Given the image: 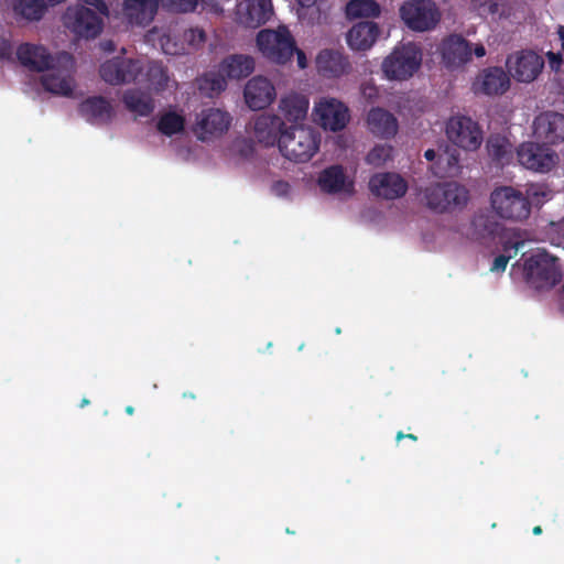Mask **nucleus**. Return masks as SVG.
Here are the masks:
<instances>
[{"mask_svg": "<svg viewBox=\"0 0 564 564\" xmlns=\"http://www.w3.org/2000/svg\"><path fill=\"white\" fill-rule=\"evenodd\" d=\"M552 196V191L540 183L527 185L524 192L512 185H501L490 193V205L501 219L523 223L530 218L532 208L540 209Z\"/></svg>", "mask_w": 564, "mask_h": 564, "instance_id": "nucleus-1", "label": "nucleus"}, {"mask_svg": "<svg viewBox=\"0 0 564 564\" xmlns=\"http://www.w3.org/2000/svg\"><path fill=\"white\" fill-rule=\"evenodd\" d=\"M319 133L303 124H290L281 133L279 150L281 154L295 163L308 162L319 149Z\"/></svg>", "mask_w": 564, "mask_h": 564, "instance_id": "nucleus-2", "label": "nucleus"}, {"mask_svg": "<svg viewBox=\"0 0 564 564\" xmlns=\"http://www.w3.org/2000/svg\"><path fill=\"white\" fill-rule=\"evenodd\" d=\"M523 272L525 282L535 290H550L564 276L558 259L544 250L524 260Z\"/></svg>", "mask_w": 564, "mask_h": 564, "instance_id": "nucleus-3", "label": "nucleus"}, {"mask_svg": "<svg viewBox=\"0 0 564 564\" xmlns=\"http://www.w3.org/2000/svg\"><path fill=\"white\" fill-rule=\"evenodd\" d=\"M426 206L437 213L462 210L469 200L468 189L455 182L431 184L424 189Z\"/></svg>", "mask_w": 564, "mask_h": 564, "instance_id": "nucleus-4", "label": "nucleus"}, {"mask_svg": "<svg viewBox=\"0 0 564 564\" xmlns=\"http://www.w3.org/2000/svg\"><path fill=\"white\" fill-rule=\"evenodd\" d=\"M422 63L421 50L413 43L401 44L383 59L381 69L387 79L406 80Z\"/></svg>", "mask_w": 564, "mask_h": 564, "instance_id": "nucleus-5", "label": "nucleus"}, {"mask_svg": "<svg viewBox=\"0 0 564 564\" xmlns=\"http://www.w3.org/2000/svg\"><path fill=\"white\" fill-rule=\"evenodd\" d=\"M257 46L264 57L276 63L290 62L296 51V44L286 28L276 31L264 29L257 35Z\"/></svg>", "mask_w": 564, "mask_h": 564, "instance_id": "nucleus-6", "label": "nucleus"}, {"mask_svg": "<svg viewBox=\"0 0 564 564\" xmlns=\"http://www.w3.org/2000/svg\"><path fill=\"white\" fill-rule=\"evenodd\" d=\"M400 17L409 29L424 32L437 25L441 12L433 0H408L400 7Z\"/></svg>", "mask_w": 564, "mask_h": 564, "instance_id": "nucleus-7", "label": "nucleus"}, {"mask_svg": "<svg viewBox=\"0 0 564 564\" xmlns=\"http://www.w3.org/2000/svg\"><path fill=\"white\" fill-rule=\"evenodd\" d=\"M63 23L72 33L86 40L96 39L104 29V19L85 6H69L63 14Z\"/></svg>", "mask_w": 564, "mask_h": 564, "instance_id": "nucleus-8", "label": "nucleus"}, {"mask_svg": "<svg viewBox=\"0 0 564 564\" xmlns=\"http://www.w3.org/2000/svg\"><path fill=\"white\" fill-rule=\"evenodd\" d=\"M449 141L468 151L477 150L482 143V131L478 123L469 117H452L446 124Z\"/></svg>", "mask_w": 564, "mask_h": 564, "instance_id": "nucleus-9", "label": "nucleus"}, {"mask_svg": "<svg viewBox=\"0 0 564 564\" xmlns=\"http://www.w3.org/2000/svg\"><path fill=\"white\" fill-rule=\"evenodd\" d=\"M17 57L22 66L33 72H44L48 68H53L54 62L61 63L64 61L68 63L73 59V56L67 52H62L53 56L43 45L31 43L19 45Z\"/></svg>", "mask_w": 564, "mask_h": 564, "instance_id": "nucleus-10", "label": "nucleus"}, {"mask_svg": "<svg viewBox=\"0 0 564 564\" xmlns=\"http://www.w3.org/2000/svg\"><path fill=\"white\" fill-rule=\"evenodd\" d=\"M143 70L141 61L117 56L100 65L99 75L109 85L133 83Z\"/></svg>", "mask_w": 564, "mask_h": 564, "instance_id": "nucleus-11", "label": "nucleus"}, {"mask_svg": "<svg viewBox=\"0 0 564 564\" xmlns=\"http://www.w3.org/2000/svg\"><path fill=\"white\" fill-rule=\"evenodd\" d=\"M506 66L517 82L531 83L544 68V58L534 51L522 50L509 55Z\"/></svg>", "mask_w": 564, "mask_h": 564, "instance_id": "nucleus-12", "label": "nucleus"}, {"mask_svg": "<svg viewBox=\"0 0 564 564\" xmlns=\"http://www.w3.org/2000/svg\"><path fill=\"white\" fill-rule=\"evenodd\" d=\"M231 117L217 108L203 109L196 117L193 132L200 141L221 137L230 127Z\"/></svg>", "mask_w": 564, "mask_h": 564, "instance_id": "nucleus-13", "label": "nucleus"}, {"mask_svg": "<svg viewBox=\"0 0 564 564\" xmlns=\"http://www.w3.org/2000/svg\"><path fill=\"white\" fill-rule=\"evenodd\" d=\"M519 163L528 170L545 173L557 162V154L546 144L524 142L517 150Z\"/></svg>", "mask_w": 564, "mask_h": 564, "instance_id": "nucleus-14", "label": "nucleus"}, {"mask_svg": "<svg viewBox=\"0 0 564 564\" xmlns=\"http://www.w3.org/2000/svg\"><path fill=\"white\" fill-rule=\"evenodd\" d=\"M315 121L325 130L340 131L349 121L348 108L341 101L322 99L314 107Z\"/></svg>", "mask_w": 564, "mask_h": 564, "instance_id": "nucleus-15", "label": "nucleus"}, {"mask_svg": "<svg viewBox=\"0 0 564 564\" xmlns=\"http://www.w3.org/2000/svg\"><path fill=\"white\" fill-rule=\"evenodd\" d=\"M533 133L544 144L564 142V115L555 111L540 113L533 121Z\"/></svg>", "mask_w": 564, "mask_h": 564, "instance_id": "nucleus-16", "label": "nucleus"}, {"mask_svg": "<svg viewBox=\"0 0 564 564\" xmlns=\"http://www.w3.org/2000/svg\"><path fill=\"white\" fill-rule=\"evenodd\" d=\"M316 69L325 78L333 79L351 70L349 57L339 50L324 48L316 56Z\"/></svg>", "mask_w": 564, "mask_h": 564, "instance_id": "nucleus-17", "label": "nucleus"}, {"mask_svg": "<svg viewBox=\"0 0 564 564\" xmlns=\"http://www.w3.org/2000/svg\"><path fill=\"white\" fill-rule=\"evenodd\" d=\"M442 62L446 68L454 69L465 65L471 59L470 43L462 35L452 34L441 43Z\"/></svg>", "mask_w": 564, "mask_h": 564, "instance_id": "nucleus-18", "label": "nucleus"}, {"mask_svg": "<svg viewBox=\"0 0 564 564\" xmlns=\"http://www.w3.org/2000/svg\"><path fill=\"white\" fill-rule=\"evenodd\" d=\"M73 62L74 58L68 63L64 61L61 63L54 62L53 68H48V73L41 78L43 88L54 95L70 96L73 94V79L70 76Z\"/></svg>", "mask_w": 564, "mask_h": 564, "instance_id": "nucleus-19", "label": "nucleus"}, {"mask_svg": "<svg viewBox=\"0 0 564 564\" xmlns=\"http://www.w3.org/2000/svg\"><path fill=\"white\" fill-rule=\"evenodd\" d=\"M369 188L373 195L392 200L405 195L408 183L398 173L384 172L371 176Z\"/></svg>", "mask_w": 564, "mask_h": 564, "instance_id": "nucleus-20", "label": "nucleus"}, {"mask_svg": "<svg viewBox=\"0 0 564 564\" xmlns=\"http://www.w3.org/2000/svg\"><path fill=\"white\" fill-rule=\"evenodd\" d=\"M275 95L272 83L262 76L251 78L243 90L246 104L253 110L267 108L275 99Z\"/></svg>", "mask_w": 564, "mask_h": 564, "instance_id": "nucleus-21", "label": "nucleus"}, {"mask_svg": "<svg viewBox=\"0 0 564 564\" xmlns=\"http://www.w3.org/2000/svg\"><path fill=\"white\" fill-rule=\"evenodd\" d=\"M510 87V77L502 67H487L478 75L474 88L487 96L505 94Z\"/></svg>", "mask_w": 564, "mask_h": 564, "instance_id": "nucleus-22", "label": "nucleus"}, {"mask_svg": "<svg viewBox=\"0 0 564 564\" xmlns=\"http://www.w3.org/2000/svg\"><path fill=\"white\" fill-rule=\"evenodd\" d=\"M286 128V122L281 117L262 113L254 121V137L264 147L279 145L280 135Z\"/></svg>", "mask_w": 564, "mask_h": 564, "instance_id": "nucleus-23", "label": "nucleus"}, {"mask_svg": "<svg viewBox=\"0 0 564 564\" xmlns=\"http://www.w3.org/2000/svg\"><path fill=\"white\" fill-rule=\"evenodd\" d=\"M272 14L271 0H246L238 10L240 23L251 29L265 24Z\"/></svg>", "mask_w": 564, "mask_h": 564, "instance_id": "nucleus-24", "label": "nucleus"}, {"mask_svg": "<svg viewBox=\"0 0 564 564\" xmlns=\"http://www.w3.org/2000/svg\"><path fill=\"white\" fill-rule=\"evenodd\" d=\"M78 111L91 124H108L115 116L111 104L102 96L88 97L83 100Z\"/></svg>", "mask_w": 564, "mask_h": 564, "instance_id": "nucleus-25", "label": "nucleus"}, {"mask_svg": "<svg viewBox=\"0 0 564 564\" xmlns=\"http://www.w3.org/2000/svg\"><path fill=\"white\" fill-rule=\"evenodd\" d=\"M380 35L379 25L373 21H361L347 33V43L354 51L365 52L373 46Z\"/></svg>", "mask_w": 564, "mask_h": 564, "instance_id": "nucleus-26", "label": "nucleus"}, {"mask_svg": "<svg viewBox=\"0 0 564 564\" xmlns=\"http://www.w3.org/2000/svg\"><path fill=\"white\" fill-rule=\"evenodd\" d=\"M159 8V0H124L123 14L131 24L145 26L150 24Z\"/></svg>", "mask_w": 564, "mask_h": 564, "instance_id": "nucleus-27", "label": "nucleus"}, {"mask_svg": "<svg viewBox=\"0 0 564 564\" xmlns=\"http://www.w3.org/2000/svg\"><path fill=\"white\" fill-rule=\"evenodd\" d=\"M369 130L378 137L391 138L398 131L397 118L386 109L372 108L367 116Z\"/></svg>", "mask_w": 564, "mask_h": 564, "instance_id": "nucleus-28", "label": "nucleus"}, {"mask_svg": "<svg viewBox=\"0 0 564 564\" xmlns=\"http://www.w3.org/2000/svg\"><path fill=\"white\" fill-rule=\"evenodd\" d=\"M318 185L328 194L352 189V183H347L344 167L338 164L330 165L319 173Z\"/></svg>", "mask_w": 564, "mask_h": 564, "instance_id": "nucleus-29", "label": "nucleus"}, {"mask_svg": "<svg viewBox=\"0 0 564 564\" xmlns=\"http://www.w3.org/2000/svg\"><path fill=\"white\" fill-rule=\"evenodd\" d=\"M219 69L225 74L226 78H245L254 70V59L249 55L232 54L221 61Z\"/></svg>", "mask_w": 564, "mask_h": 564, "instance_id": "nucleus-30", "label": "nucleus"}, {"mask_svg": "<svg viewBox=\"0 0 564 564\" xmlns=\"http://www.w3.org/2000/svg\"><path fill=\"white\" fill-rule=\"evenodd\" d=\"M279 109L284 121L290 124H301L308 110V99L303 95L291 94L281 99Z\"/></svg>", "mask_w": 564, "mask_h": 564, "instance_id": "nucleus-31", "label": "nucleus"}, {"mask_svg": "<svg viewBox=\"0 0 564 564\" xmlns=\"http://www.w3.org/2000/svg\"><path fill=\"white\" fill-rule=\"evenodd\" d=\"M127 110L139 117H149L155 109L154 99L150 94L140 89H127L122 95Z\"/></svg>", "mask_w": 564, "mask_h": 564, "instance_id": "nucleus-32", "label": "nucleus"}, {"mask_svg": "<svg viewBox=\"0 0 564 564\" xmlns=\"http://www.w3.org/2000/svg\"><path fill=\"white\" fill-rule=\"evenodd\" d=\"M64 0H17L14 10L29 21H39L43 18L48 7H53Z\"/></svg>", "mask_w": 564, "mask_h": 564, "instance_id": "nucleus-33", "label": "nucleus"}, {"mask_svg": "<svg viewBox=\"0 0 564 564\" xmlns=\"http://www.w3.org/2000/svg\"><path fill=\"white\" fill-rule=\"evenodd\" d=\"M380 14L381 7L376 0H350L346 6L348 20L375 19Z\"/></svg>", "mask_w": 564, "mask_h": 564, "instance_id": "nucleus-34", "label": "nucleus"}, {"mask_svg": "<svg viewBox=\"0 0 564 564\" xmlns=\"http://www.w3.org/2000/svg\"><path fill=\"white\" fill-rule=\"evenodd\" d=\"M487 151L491 160L501 165L508 164L512 159V144L499 134L489 137Z\"/></svg>", "mask_w": 564, "mask_h": 564, "instance_id": "nucleus-35", "label": "nucleus"}, {"mask_svg": "<svg viewBox=\"0 0 564 564\" xmlns=\"http://www.w3.org/2000/svg\"><path fill=\"white\" fill-rule=\"evenodd\" d=\"M185 117L175 111L162 113L156 122V129L165 137L182 133L185 129Z\"/></svg>", "mask_w": 564, "mask_h": 564, "instance_id": "nucleus-36", "label": "nucleus"}, {"mask_svg": "<svg viewBox=\"0 0 564 564\" xmlns=\"http://www.w3.org/2000/svg\"><path fill=\"white\" fill-rule=\"evenodd\" d=\"M227 87V78L218 68V72H210L198 79V89L207 97H214L224 91Z\"/></svg>", "mask_w": 564, "mask_h": 564, "instance_id": "nucleus-37", "label": "nucleus"}, {"mask_svg": "<svg viewBox=\"0 0 564 564\" xmlns=\"http://www.w3.org/2000/svg\"><path fill=\"white\" fill-rule=\"evenodd\" d=\"M145 75L149 87L155 93L166 89L170 82L169 70L161 62H150Z\"/></svg>", "mask_w": 564, "mask_h": 564, "instance_id": "nucleus-38", "label": "nucleus"}, {"mask_svg": "<svg viewBox=\"0 0 564 564\" xmlns=\"http://www.w3.org/2000/svg\"><path fill=\"white\" fill-rule=\"evenodd\" d=\"M393 148L388 144L373 147L366 156V161L375 166H380L392 159Z\"/></svg>", "mask_w": 564, "mask_h": 564, "instance_id": "nucleus-39", "label": "nucleus"}, {"mask_svg": "<svg viewBox=\"0 0 564 564\" xmlns=\"http://www.w3.org/2000/svg\"><path fill=\"white\" fill-rule=\"evenodd\" d=\"M473 227L478 236L485 238L494 236L498 231L499 225L488 216L480 215L474 218Z\"/></svg>", "mask_w": 564, "mask_h": 564, "instance_id": "nucleus-40", "label": "nucleus"}, {"mask_svg": "<svg viewBox=\"0 0 564 564\" xmlns=\"http://www.w3.org/2000/svg\"><path fill=\"white\" fill-rule=\"evenodd\" d=\"M460 155L457 149H447L438 155V164H446L445 172L454 174L459 167Z\"/></svg>", "mask_w": 564, "mask_h": 564, "instance_id": "nucleus-41", "label": "nucleus"}, {"mask_svg": "<svg viewBox=\"0 0 564 564\" xmlns=\"http://www.w3.org/2000/svg\"><path fill=\"white\" fill-rule=\"evenodd\" d=\"M162 6L171 11L193 12L199 0H160Z\"/></svg>", "mask_w": 564, "mask_h": 564, "instance_id": "nucleus-42", "label": "nucleus"}, {"mask_svg": "<svg viewBox=\"0 0 564 564\" xmlns=\"http://www.w3.org/2000/svg\"><path fill=\"white\" fill-rule=\"evenodd\" d=\"M184 41L193 48L202 46L206 41L204 30L199 28H191L183 33Z\"/></svg>", "mask_w": 564, "mask_h": 564, "instance_id": "nucleus-43", "label": "nucleus"}, {"mask_svg": "<svg viewBox=\"0 0 564 564\" xmlns=\"http://www.w3.org/2000/svg\"><path fill=\"white\" fill-rule=\"evenodd\" d=\"M75 6H85L87 8L93 9L97 14L104 19V17H108L109 9L107 3L104 0H78Z\"/></svg>", "mask_w": 564, "mask_h": 564, "instance_id": "nucleus-44", "label": "nucleus"}, {"mask_svg": "<svg viewBox=\"0 0 564 564\" xmlns=\"http://www.w3.org/2000/svg\"><path fill=\"white\" fill-rule=\"evenodd\" d=\"M512 254H499L494 259L492 265L490 268L494 272H502L506 270L507 264L510 260Z\"/></svg>", "mask_w": 564, "mask_h": 564, "instance_id": "nucleus-45", "label": "nucleus"}, {"mask_svg": "<svg viewBox=\"0 0 564 564\" xmlns=\"http://www.w3.org/2000/svg\"><path fill=\"white\" fill-rule=\"evenodd\" d=\"M546 57L549 61L550 68L554 72H557L563 64L562 54L560 52L554 53L550 51L546 53Z\"/></svg>", "mask_w": 564, "mask_h": 564, "instance_id": "nucleus-46", "label": "nucleus"}, {"mask_svg": "<svg viewBox=\"0 0 564 564\" xmlns=\"http://www.w3.org/2000/svg\"><path fill=\"white\" fill-rule=\"evenodd\" d=\"M272 191L278 196H284L290 191V184L284 181H278L272 185Z\"/></svg>", "mask_w": 564, "mask_h": 564, "instance_id": "nucleus-47", "label": "nucleus"}, {"mask_svg": "<svg viewBox=\"0 0 564 564\" xmlns=\"http://www.w3.org/2000/svg\"><path fill=\"white\" fill-rule=\"evenodd\" d=\"M12 54V44L7 39H0V57L9 58Z\"/></svg>", "mask_w": 564, "mask_h": 564, "instance_id": "nucleus-48", "label": "nucleus"}, {"mask_svg": "<svg viewBox=\"0 0 564 564\" xmlns=\"http://www.w3.org/2000/svg\"><path fill=\"white\" fill-rule=\"evenodd\" d=\"M524 246V241H514L508 242L503 246V251L509 253L510 250H513V256L518 253V251Z\"/></svg>", "mask_w": 564, "mask_h": 564, "instance_id": "nucleus-49", "label": "nucleus"}, {"mask_svg": "<svg viewBox=\"0 0 564 564\" xmlns=\"http://www.w3.org/2000/svg\"><path fill=\"white\" fill-rule=\"evenodd\" d=\"M99 47L105 53H112L116 51V44L111 40H104L99 43Z\"/></svg>", "mask_w": 564, "mask_h": 564, "instance_id": "nucleus-50", "label": "nucleus"}, {"mask_svg": "<svg viewBox=\"0 0 564 564\" xmlns=\"http://www.w3.org/2000/svg\"><path fill=\"white\" fill-rule=\"evenodd\" d=\"M294 54H296L299 67L300 68H305L306 67V56H305V53L302 50H299L296 47V51L294 52Z\"/></svg>", "mask_w": 564, "mask_h": 564, "instance_id": "nucleus-51", "label": "nucleus"}, {"mask_svg": "<svg viewBox=\"0 0 564 564\" xmlns=\"http://www.w3.org/2000/svg\"><path fill=\"white\" fill-rule=\"evenodd\" d=\"M403 438H409V440H412V441H417V436H416V435H414V434H411V433H409V434H404V433H403V432H401V431H400V432H398V433H397V436H395L397 442H400V441H401V440H403Z\"/></svg>", "mask_w": 564, "mask_h": 564, "instance_id": "nucleus-52", "label": "nucleus"}, {"mask_svg": "<svg viewBox=\"0 0 564 564\" xmlns=\"http://www.w3.org/2000/svg\"><path fill=\"white\" fill-rule=\"evenodd\" d=\"M438 155H440V154H437V153H436V151H435V150H433V149H429V150H426V151L424 152V158H425L427 161H434L436 158L438 159Z\"/></svg>", "mask_w": 564, "mask_h": 564, "instance_id": "nucleus-53", "label": "nucleus"}, {"mask_svg": "<svg viewBox=\"0 0 564 564\" xmlns=\"http://www.w3.org/2000/svg\"><path fill=\"white\" fill-rule=\"evenodd\" d=\"M473 52L477 57H482L486 54V50L481 44L476 45Z\"/></svg>", "mask_w": 564, "mask_h": 564, "instance_id": "nucleus-54", "label": "nucleus"}, {"mask_svg": "<svg viewBox=\"0 0 564 564\" xmlns=\"http://www.w3.org/2000/svg\"><path fill=\"white\" fill-rule=\"evenodd\" d=\"M557 33H558V37H560L561 43H562V48L564 51V25H561L558 28V32Z\"/></svg>", "mask_w": 564, "mask_h": 564, "instance_id": "nucleus-55", "label": "nucleus"}, {"mask_svg": "<svg viewBox=\"0 0 564 564\" xmlns=\"http://www.w3.org/2000/svg\"><path fill=\"white\" fill-rule=\"evenodd\" d=\"M166 45H167V43L163 44L164 51L166 53H170V54H180L181 53V50H178V48H175L173 52H170L169 48L166 47Z\"/></svg>", "mask_w": 564, "mask_h": 564, "instance_id": "nucleus-56", "label": "nucleus"}, {"mask_svg": "<svg viewBox=\"0 0 564 564\" xmlns=\"http://www.w3.org/2000/svg\"><path fill=\"white\" fill-rule=\"evenodd\" d=\"M183 398H185V399L188 398V399L194 400L196 398V395L193 392H184Z\"/></svg>", "mask_w": 564, "mask_h": 564, "instance_id": "nucleus-57", "label": "nucleus"}, {"mask_svg": "<svg viewBox=\"0 0 564 564\" xmlns=\"http://www.w3.org/2000/svg\"><path fill=\"white\" fill-rule=\"evenodd\" d=\"M534 535H539L542 533V528L540 525H535L532 530Z\"/></svg>", "mask_w": 564, "mask_h": 564, "instance_id": "nucleus-58", "label": "nucleus"}, {"mask_svg": "<svg viewBox=\"0 0 564 564\" xmlns=\"http://www.w3.org/2000/svg\"><path fill=\"white\" fill-rule=\"evenodd\" d=\"M497 10H498V4L497 3H491L490 7H489L490 13H496Z\"/></svg>", "mask_w": 564, "mask_h": 564, "instance_id": "nucleus-59", "label": "nucleus"}, {"mask_svg": "<svg viewBox=\"0 0 564 564\" xmlns=\"http://www.w3.org/2000/svg\"><path fill=\"white\" fill-rule=\"evenodd\" d=\"M126 413L132 415L134 413V408L132 405L126 406Z\"/></svg>", "mask_w": 564, "mask_h": 564, "instance_id": "nucleus-60", "label": "nucleus"}, {"mask_svg": "<svg viewBox=\"0 0 564 564\" xmlns=\"http://www.w3.org/2000/svg\"><path fill=\"white\" fill-rule=\"evenodd\" d=\"M88 404H89V400H88V399H86V398H84V399L80 401L79 406H80V408H84V406H86V405H88Z\"/></svg>", "mask_w": 564, "mask_h": 564, "instance_id": "nucleus-61", "label": "nucleus"}]
</instances>
